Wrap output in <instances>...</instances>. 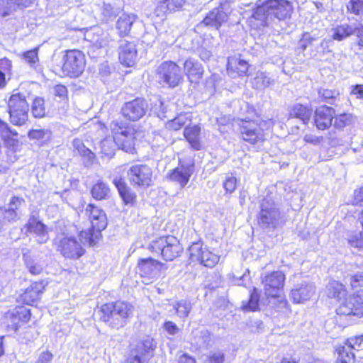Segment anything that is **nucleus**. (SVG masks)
I'll use <instances>...</instances> for the list:
<instances>
[{
	"label": "nucleus",
	"instance_id": "46",
	"mask_svg": "<svg viewBox=\"0 0 363 363\" xmlns=\"http://www.w3.org/2000/svg\"><path fill=\"white\" fill-rule=\"evenodd\" d=\"M23 59L30 65V67L37 72L41 71V67L38 63V49H33L24 52L23 54Z\"/></svg>",
	"mask_w": 363,
	"mask_h": 363
},
{
	"label": "nucleus",
	"instance_id": "32",
	"mask_svg": "<svg viewBox=\"0 0 363 363\" xmlns=\"http://www.w3.org/2000/svg\"><path fill=\"white\" fill-rule=\"evenodd\" d=\"M136 18L137 16L132 13H123L120 16L116 22V29L119 35L121 36L128 35Z\"/></svg>",
	"mask_w": 363,
	"mask_h": 363
},
{
	"label": "nucleus",
	"instance_id": "30",
	"mask_svg": "<svg viewBox=\"0 0 363 363\" xmlns=\"http://www.w3.org/2000/svg\"><path fill=\"white\" fill-rule=\"evenodd\" d=\"M98 11H101L104 21L113 20L120 12V9L113 6L111 4L103 3V5L99 4H93L91 5V13L95 14Z\"/></svg>",
	"mask_w": 363,
	"mask_h": 363
},
{
	"label": "nucleus",
	"instance_id": "51",
	"mask_svg": "<svg viewBox=\"0 0 363 363\" xmlns=\"http://www.w3.org/2000/svg\"><path fill=\"white\" fill-rule=\"evenodd\" d=\"M94 228L89 229L87 230H82L79 234V242L81 245H94L95 244V241L94 239Z\"/></svg>",
	"mask_w": 363,
	"mask_h": 363
},
{
	"label": "nucleus",
	"instance_id": "57",
	"mask_svg": "<svg viewBox=\"0 0 363 363\" xmlns=\"http://www.w3.org/2000/svg\"><path fill=\"white\" fill-rule=\"evenodd\" d=\"M14 9L13 5L9 0H0V16H8Z\"/></svg>",
	"mask_w": 363,
	"mask_h": 363
},
{
	"label": "nucleus",
	"instance_id": "20",
	"mask_svg": "<svg viewBox=\"0 0 363 363\" xmlns=\"http://www.w3.org/2000/svg\"><path fill=\"white\" fill-rule=\"evenodd\" d=\"M279 214L274 203L264 200L261 205L259 222L264 227H274L279 218Z\"/></svg>",
	"mask_w": 363,
	"mask_h": 363
},
{
	"label": "nucleus",
	"instance_id": "11",
	"mask_svg": "<svg viewBox=\"0 0 363 363\" xmlns=\"http://www.w3.org/2000/svg\"><path fill=\"white\" fill-rule=\"evenodd\" d=\"M157 74L159 79L171 87L177 86L182 79L181 68L172 61L162 62L158 67Z\"/></svg>",
	"mask_w": 363,
	"mask_h": 363
},
{
	"label": "nucleus",
	"instance_id": "45",
	"mask_svg": "<svg viewBox=\"0 0 363 363\" xmlns=\"http://www.w3.org/2000/svg\"><path fill=\"white\" fill-rule=\"evenodd\" d=\"M259 295L257 289H254L250 294L247 302L242 301V308L245 311H255L259 309Z\"/></svg>",
	"mask_w": 363,
	"mask_h": 363
},
{
	"label": "nucleus",
	"instance_id": "35",
	"mask_svg": "<svg viewBox=\"0 0 363 363\" xmlns=\"http://www.w3.org/2000/svg\"><path fill=\"white\" fill-rule=\"evenodd\" d=\"M172 306L177 316L183 321L189 316L192 309V304L191 301L187 299H182L176 301L172 304Z\"/></svg>",
	"mask_w": 363,
	"mask_h": 363
},
{
	"label": "nucleus",
	"instance_id": "39",
	"mask_svg": "<svg viewBox=\"0 0 363 363\" xmlns=\"http://www.w3.org/2000/svg\"><path fill=\"white\" fill-rule=\"evenodd\" d=\"M345 286L338 281H333L327 285V294L329 298L341 300L346 296Z\"/></svg>",
	"mask_w": 363,
	"mask_h": 363
},
{
	"label": "nucleus",
	"instance_id": "31",
	"mask_svg": "<svg viewBox=\"0 0 363 363\" xmlns=\"http://www.w3.org/2000/svg\"><path fill=\"white\" fill-rule=\"evenodd\" d=\"M185 3L186 0H160L155 12L157 16L174 12L180 10Z\"/></svg>",
	"mask_w": 363,
	"mask_h": 363
},
{
	"label": "nucleus",
	"instance_id": "18",
	"mask_svg": "<svg viewBox=\"0 0 363 363\" xmlns=\"http://www.w3.org/2000/svg\"><path fill=\"white\" fill-rule=\"evenodd\" d=\"M147 108L146 101L143 99L137 98L126 102L122 107L121 112L125 118L136 121L145 116Z\"/></svg>",
	"mask_w": 363,
	"mask_h": 363
},
{
	"label": "nucleus",
	"instance_id": "61",
	"mask_svg": "<svg viewBox=\"0 0 363 363\" xmlns=\"http://www.w3.org/2000/svg\"><path fill=\"white\" fill-rule=\"evenodd\" d=\"M314 40L315 38H313L310 33H304L298 42V47L301 48L302 50H305Z\"/></svg>",
	"mask_w": 363,
	"mask_h": 363
},
{
	"label": "nucleus",
	"instance_id": "24",
	"mask_svg": "<svg viewBox=\"0 0 363 363\" xmlns=\"http://www.w3.org/2000/svg\"><path fill=\"white\" fill-rule=\"evenodd\" d=\"M162 263L151 257L139 259L137 271L141 277H155L160 271Z\"/></svg>",
	"mask_w": 363,
	"mask_h": 363
},
{
	"label": "nucleus",
	"instance_id": "3",
	"mask_svg": "<svg viewBox=\"0 0 363 363\" xmlns=\"http://www.w3.org/2000/svg\"><path fill=\"white\" fill-rule=\"evenodd\" d=\"M273 123L272 120H262L258 116L255 118L247 116L240 119V134L245 141L252 145L258 144L265 140V131L268 130Z\"/></svg>",
	"mask_w": 363,
	"mask_h": 363
},
{
	"label": "nucleus",
	"instance_id": "55",
	"mask_svg": "<svg viewBox=\"0 0 363 363\" xmlns=\"http://www.w3.org/2000/svg\"><path fill=\"white\" fill-rule=\"evenodd\" d=\"M346 347L351 350H359L363 349V335L351 337L347 340Z\"/></svg>",
	"mask_w": 363,
	"mask_h": 363
},
{
	"label": "nucleus",
	"instance_id": "13",
	"mask_svg": "<svg viewBox=\"0 0 363 363\" xmlns=\"http://www.w3.org/2000/svg\"><path fill=\"white\" fill-rule=\"evenodd\" d=\"M194 172V164L193 161H179L178 167L168 172L167 178L170 181L179 184L182 188H184L188 184Z\"/></svg>",
	"mask_w": 363,
	"mask_h": 363
},
{
	"label": "nucleus",
	"instance_id": "54",
	"mask_svg": "<svg viewBox=\"0 0 363 363\" xmlns=\"http://www.w3.org/2000/svg\"><path fill=\"white\" fill-rule=\"evenodd\" d=\"M0 135L4 140H9L11 136H16L18 133L0 118Z\"/></svg>",
	"mask_w": 363,
	"mask_h": 363
},
{
	"label": "nucleus",
	"instance_id": "21",
	"mask_svg": "<svg viewBox=\"0 0 363 363\" xmlns=\"http://www.w3.org/2000/svg\"><path fill=\"white\" fill-rule=\"evenodd\" d=\"M118 57L121 64L127 66H133L138 58L136 44L126 40H121L118 48Z\"/></svg>",
	"mask_w": 363,
	"mask_h": 363
},
{
	"label": "nucleus",
	"instance_id": "47",
	"mask_svg": "<svg viewBox=\"0 0 363 363\" xmlns=\"http://www.w3.org/2000/svg\"><path fill=\"white\" fill-rule=\"evenodd\" d=\"M350 285L354 294L363 296V272L350 278Z\"/></svg>",
	"mask_w": 363,
	"mask_h": 363
},
{
	"label": "nucleus",
	"instance_id": "15",
	"mask_svg": "<svg viewBox=\"0 0 363 363\" xmlns=\"http://www.w3.org/2000/svg\"><path fill=\"white\" fill-rule=\"evenodd\" d=\"M25 228H26L27 232L33 235L38 243H46L50 238L49 232L50 229L39 219L38 216L34 214L30 216L25 225Z\"/></svg>",
	"mask_w": 363,
	"mask_h": 363
},
{
	"label": "nucleus",
	"instance_id": "38",
	"mask_svg": "<svg viewBox=\"0 0 363 363\" xmlns=\"http://www.w3.org/2000/svg\"><path fill=\"white\" fill-rule=\"evenodd\" d=\"M92 197L98 201L104 200L108 198L110 188L108 185L101 180H99L93 185L91 189Z\"/></svg>",
	"mask_w": 363,
	"mask_h": 363
},
{
	"label": "nucleus",
	"instance_id": "33",
	"mask_svg": "<svg viewBox=\"0 0 363 363\" xmlns=\"http://www.w3.org/2000/svg\"><path fill=\"white\" fill-rule=\"evenodd\" d=\"M312 115V109L300 104H296L289 111V118H296L307 124Z\"/></svg>",
	"mask_w": 363,
	"mask_h": 363
},
{
	"label": "nucleus",
	"instance_id": "25",
	"mask_svg": "<svg viewBox=\"0 0 363 363\" xmlns=\"http://www.w3.org/2000/svg\"><path fill=\"white\" fill-rule=\"evenodd\" d=\"M248 67V63L238 57L233 56L228 59L227 72L231 77L246 74Z\"/></svg>",
	"mask_w": 363,
	"mask_h": 363
},
{
	"label": "nucleus",
	"instance_id": "53",
	"mask_svg": "<svg viewBox=\"0 0 363 363\" xmlns=\"http://www.w3.org/2000/svg\"><path fill=\"white\" fill-rule=\"evenodd\" d=\"M50 131L45 129H33L30 130L28 136L30 140H48L50 137Z\"/></svg>",
	"mask_w": 363,
	"mask_h": 363
},
{
	"label": "nucleus",
	"instance_id": "56",
	"mask_svg": "<svg viewBox=\"0 0 363 363\" xmlns=\"http://www.w3.org/2000/svg\"><path fill=\"white\" fill-rule=\"evenodd\" d=\"M338 94L339 93L336 90L327 89H320L318 90L319 97H320L323 101L328 103H331L330 101L335 99Z\"/></svg>",
	"mask_w": 363,
	"mask_h": 363
},
{
	"label": "nucleus",
	"instance_id": "36",
	"mask_svg": "<svg viewBox=\"0 0 363 363\" xmlns=\"http://www.w3.org/2000/svg\"><path fill=\"white\" fill-rule=\"evenodd\" d=\"M24 203V199L18 196L11 198L9 207L5 209L4 217L9 221L14 220L18 218L17 210Z\"/></svg>",
	"mask_w": 363,
	"mask_h": 363
},
{
	"label": "nucleus",
	"instance_id": "9",
	"mask_svg": "<svg viewBox=\"0 0 363 363\" xmlns=\"http://www.w3.org/2000/svg\"><path fill=\"white\" fill-rule=\"evenodd\" d=\"M189 259L192 262H198L201 264L212 268L219 262L220 256L205 246L201 242H193L189 247Z\"/></svg>",
	"mask_w": 363,
	"mask_h": 363
},
{
	"label": "nucleus",
	"instance_id": "8",
	"mask_svg": "<svg viewBox=\"0 0 363 363\" xmlns=\"http://www.w3.org/2000/svg\"><path fill=\"white\" fill-rule=\"evenodd\" d=\"M60 66L62 74L72 78L78 77L84 70L86 60L83 52L78 50H67Z\"/></svg>",
	"mask_w": 363,
	"mask_h": 363
},
{
	"label": "nucleus",
	"instance_id": "58",
	"mask_svg": "<svg viewBox=\"0 0 363 363\" xmlns=\"http://www.w3.org/2000/svg\"><path fill=\"white\" fill-rule=\"evenodd\" d=\"M348 242L352 247L363 252V231L358 235L351 236Z\"/></svg>",
	"mask_w": 363,
	"mask_h": 363
},
{
	"label": "nucleus",
	"instance_id": "49",
	"mask_svg": "<svg viewBox=\"0 0 363 363\" xmlns=\"http://www.w3.org/2000/svg\"><path fill=\"white\" fill-rule=\"evenodd\" d=\"M338 357L337 363H353L354 355L346 347H342L337 349Z\"/></svg>",
	"mask_w": 363,
	"mask_h": 363
},
{
	"label": "nucleus",
	"instance_id": "52",
	"mask_svg": "<svg viewBox=\"0 0 363 363\" xmlns=\"http://www.w3.org/2000/svg\"><path fill=\"white\" fill-rule=\"evenodd\" d=\"M353 121V117L351 114L343 113L337 116L335 118L334 126L337 128H343L350 125Z\"/></svg>",
	"mask_w": 363,
	"mask_h": 363
},
{
	"label": "nucleus",
	"instance_id": "40",
	"mask_svg": "<svg viewBox=\"0 0 363 363\" xmlns=\"http://www.w3.org/2000/svg\"><path fill=\"white\" fill-rule=\"evenodd\" d=\"M191 121V116L189 113L179 114L172 120H169L167 123V128L172 130H178Z\"/></svg>",
	"mask_w": 363,
	"mask_h": 363
},
{
	"label": "nucleus",
	"instance_id": "12",
	"mask_svg": "<svg viewBox=\"0 0 363 363\" xmlns=\"http://www.w3.org/2000/svg\"><path fill=\"white\" fill-rule=\"evenodd\" d=\"M153 340L147 337L131 349L125 363H146L152 356Z\"/></svg>",
	"mask_w": 363,
	"mask_h": 363
},
{
	"label": "nucleus",
	"instance_id": "1",
	"mask_svg": "<svg viewBox=\"0 0 363 363\" xmlns=\"http://www.w3.org/2000/svg\"><path fill=\"white\" fill-rule=\"evenodd\" d=\"M113 138H106L101 141V152L108 157L114 155L116 147L128 153H133L135 150V133L131 128L126 127L125 123L118 120L110 123Z\"/></svg>",
	"mask_w": 363,
	"mask_h": 363
},
{
	"label": "nucleus",
	"instance_id": "22",
	"mask_svg": "<svg viewBox=\"0 0 363 363\" xmlns=\"http://www.w3.org/2000/svg\"><path fill=\"white\" fill-rule=\"evenodd\" d=\"M86 215L89 216L92 228L100 233L107 225L106 216L103 210L93 204H89L85 209Z\"/></svg>",
	"mask_w": 363,
	"mask_h": 363
},
{
	"label": "nucleus",
	"instance_id": "27",
	"mask_svg": "<svg viewBox=\"0 0 363 363\" xmlns=\"http://www.w3.org/2000/svg\"><path fill=\"white\" fill-rule=\"evenodd\" d=\"M228 19L227 14L222 8H216L211 11L203 18L202 23L206 26H211L218 29L222 23Z\"/></svg>",
	"mask_w": 363,
	"mask_h": 363
},
{
	"label": "nucleus",
	"instance_id": "26",
	"mask_svg": "<svg viewBox=\"0 0 363 363\" xmlns=\"http://www.w3.org/2000/svg\"><path fill=\"white\" fill-rule=\"evenodd\" d=\"M113 184L116 187L120 196L126 205L133 203L136 195L127 185L123 178L121 177H115L113 179Z\"/></svg>",
	"mask_w": 363,
	"mask_h": 363
},
{
	"label": "nucleus",
	"instance_id": "14",
	"mask_svg": "<svg viewBox=\"0 0 363 363\" xmlns=\"http://www.w3.org/2000/svg\"><path fill=\"white\" fill-rule=\"evenodd\" d=\"M57 250L65 258L71 259H79L85 251L81 244L72 236H65L61 238L57 243Z\"/></svg>",
	"mask_w": 363,
	"mask_h": 363
},
{
	"label": "nucleus",
	"instance_id": "63",
	"mask_svg": "<svg viewBox=\"0 0 363 363\" xmlns=\"http://www.w3.org/2000/svg\"><path fill=\"white\" fill-rule=\"evenodd\" d=\"M224 360V354L220 352H214L210 354L205 359V363H223Z\"/></svg>",
	"mask_w": 363,
	"mask_h": 363
},
{
	"label": "nucleus",
	"instance_id": "37",
	"mask_svg": "<svg viewBox=\"0 0 363 363\" xmlns=\"http://www.w3.org/2000/svg\"><path fill=\"white\" fill-rule=\"evenodd\" d=\"M23 260L26 268L29 272L33 275H38L43 271V264L40 259L35 256H32L30 254H23Z\"/></svg>",
	"mask_w": 363,
	"mask_h": 363
},
{
	"label": "nucleus",
	"instance_id": "59",
	"mask_svg": "<svg viewBox=\"0 0 363 363\" xmlns=\"http://www.w3.org/2000/svg\"><path fill=\"white\" fill-rule=\"evenodd\" d=\"M14 309L18 314V318H20V323H26L30 320V312L29 309L23 306L16 307Z\"/></svg>",
	"mask_w": 363,
	"mask_h": 363
},
{
	"label": "nucleus",
	"instance_id": "5",
	"mask_svg": "<svg viewBox=\"0 0 363 363\" xmlns=\"http://www.w3.org/2000/svg\"><path fill=\"white\" fill-rule=\"evenodd\" d=\"M148 248L152 252L162 255L166 261H172L183 250L179 241L173 235L162 236L152 240Z\"/></svg>",
	"mask_w": 363,
	"mask_h": 363
},
{
	"label": "nucleus",
	"instance_id": "17",
	"mask_svg": "<svg viewBox=\"0 0 363 363\" xmlns=\"http://www.w3.org/2000/svg\"><path fill=\"white\" fill-rule=\"evenodd\" d=\"M315 292V286L310 281L301 280L294 284L291 290L290 298L296 303H303L309 300Z\"/></svg>",
	"mask_w": 363,
	"mask_h": 363
},
{
	"label": "nucleus",
	"instance_id": "28",
	"mask_svg": "<svg viewBox=\"0 0 363 363\" xmlns=\"http://www.w3.org/2000/svg\"><path fill=\"white\" fill-rule=\"evenodd\" d=\"M358 30H359V28L356 25L344 23L333 28L331 30V36L335 40L342 41L351 35H357Z\"/></svg>",
	"mask_w": 363,
	"mask_h": 363
},
{
	"label": "nucleus",
	"instance_id": "4",
	"mask_svg": "<svg viewBox=\"0 0 363 363\" xmlns=\"http://www.w3.org/2000/svg\"><path fill=\"white\" fill-rule=\"evenodd\" d=\"M133 306L126 302L118 301L101 306L100 318L111 327L119 328L126 323V319L132 315Z\"/></svg>",
	"mask_w": 363,
	"mask_h": 363
},
{
	"label": "nucleus",
	"instance_id": "7",
	"mask_svg": "<svg viewBox=\"0 0 363 363\" xmlns=\"http://www.w3.org/2000/svg\"><path fill=\"white\" fill-rule=\"evenodd\" d=\"M9 113L11 123L17 126H21L28 121L29 105L24 95L13 94L8 102Z\"/></svg>",
	"mask_w": 363,
	"mask_h": 363
},
{
	"label": "nucleus",
	"instance_id": "2",
	"mask_svg": "<svg viewBox=\"0 0 363 363\" xmlns=\"http://www.w3.org/2000/svg\"><path fill=\"white\" fill-rule=\"evenodd\" d=\"M293 9L291 2L288 0H267L263 2L259 0L252 18L259 21V26H264L269 19L284 20L289 18Z\"/></svg>",
	"mask_w": 363,
	"mask_h": 363
},
{
	"label": "nucleus",
	"instance_id": "10",
	"mask_svg": "<svg viewBox=\"0 0 363 363\" xmlns=\"http://www.w3.org/2000/svg\"><path fill=\"white\" fill-rule=\"evenodd\" d=\"M127 178L132 186H150L152 183V170L147 164H133L127 170Z\"/></svg>",
	"mask_w": 363,
	"mask_h": 363
},
{
	"label": "nucleus",
	"instance_id": "29",
	"mask_svg": "<svg viewBox=\"0 0 363 363\" xmlns=\"http://www.w3.org/2000/svg\"><path fill=\"white\" fill-rule=\"evenodd\" d=\"M184 72L191 82H196L203 72L202 66L196 60L189 58L184 64Z\"/></svg>",
	"mask_w": 363,
	"mask_h": 363
},
{
	"label": "nucleus",
	"instance_id": "60",
	"mask_svg": "<svg viewBox=\"0 0 363 363\" xmlns=\"http://www.w3.org/2000/svg\"><path fill=\"white\" fill-rule=\"evenodd\" d=\"M237 186V179L234 177H228L223 183V187L226 192L232 193Z\"/></svg>",
	"mask_w": 363,
	"mask_h": 363
},
{
	"label": "nucleus",
	"instance_id": "42",
	"mask_svg": "<svg viewBox=\"0 0 363 363\" xmlns=\"http://www.w3.org/2000/svg\"><path fill=\"white\" fill-rule=\"evenodd\" d=\"M4 323L9 330L16 332L21 326L20 318H18L15 309L9 311L5 314Z\"/></svg>",
	"mask_w": 363,
	"mask_h": 363
},
{
	"label": "nucleus",
	"instance_id": "48",
	"mask_svg": "<svg viewBox=\"0 0 363 363\" xmlns=\"http://www.w3.org/2000/svg\"><path fill=\"white\" fill-rule=\"evenodd\" d=\"M31 111L35 118H42L45 115L44 100L42 98H35L32 104Z\"/></svg>",
	"mask_w": 363,
	"mask_h": 363
},
{
	"label": "nucleus",
	"instance_id": "50",
	"mask_svg": "<svg viewBox=\"0 0 363 363\" xmlns=\"http://www.w3.org/2000/svg\"><path fill=\"white\" fill-rule=\"evenodd\" d=\"M347 9L350 13L363 17V0H350Z\"/></svg>",
	"mask_w": 363,
	"mask_h": 363
},
{
	"label": "nucleus",
	"instance_id": "62",
	"mask_svg": "<svg viewBox=\"0 0 363 363\" xmlns=\"http://www.w3.org/2000/svg\"><path fill=\"white\" fill-rule=\"evenodd\" d=\"M53 93L55 96H58L61 100L67 98V89L62 84H57L53 88Z\"/></svg>",
	"mask_w": 363,
	"mask_h": 363
},
{
	"label": "nucleus",
	"instance_id": "64",
	"mask_svg": "<svg viewBox=\"0 0 363 363\" xmlns=\"http://www.w3.org/2000/svg\"><path fill=\"white\" fill-rule=\"evenodd\" d=\"M197 53L202 60L206 61L211 58L212 50L209 47L201 45L197 49Z\"/></svg>",
	"mask_w": 363,
	"mask_h": 363
},
{
	"label": "nucleus",
	"instance_id": "16",
	"mask_svg": "<svg viewBox=\"0 0 363 363\" xmlns=\"http://www.w3.org/2000/svg\"><path fill=\"white\" fill-rule=\"evenodd\" d=\"M362 296L354 294L346 298L336 311L338 315H353L361 318L363 315Z\"/></svg>",
	"mask_w": 363,
	"mask_h": 363
},
{
	"label": "nucleus",
	"instance_id": "23",
	"mask_svg": "<svg viewBox=\"0 0 363 363\" xmlns=\"http://www.w3.org/2000/svg\"><path fill=\"white\" fill-rule=\"evenodd\" d=\"M335 110L332 107L322 106L315 111V123L318 129L325 130L332 125L335 115Z\"/></svg>",
	"mask_w": 363,
	"mask_h": 363
},
{
	"label": "nucleus",
	"instance_id": "44",
	"mask_svg": "<svg viewBox=\"0 0 363 363\" xmlns=\"http://www.w3.org/2000/svg\"><path fill=\"white\" fill-rule=\"evenodd\" d=\"M72 145L74 150L78 152L79 155L86 159L89 162H91L94 159V153L87 148L80 139L75 138L72 142Z\"/></svg>",
	"mask_w": 363,
	"mask_h": 363
},
{
	"label": "nucleus",
	"instance_id": "19",
	"mask_svg": "<svg viewBox=\"0 0 363 363\" xmlns=\"http://www.w3.org/2000/svg\"><path fill=\"white\" fill-rule=\"evenodd\" d=\"M45 286V283L43 280L32 283L23 293L19 295L17 299L18 302L30 306L34 305L40 299Z\"/></svg>",
	"mask_w": 363,
	"mask_h": 363
},
{
	"label": "nucleus",
	"instance_id": "34",
	"mask_svg": "<svg viewBox=\"0 0 363 363\" xmlns=\"http://www.w3.org/2000/svg\"><path fill=\"white\" fill-rule=\"evenodd\" d=\"M200 131L201 129L198 125L186 127L184 131L185 138L189 143L191 147L196 150H199L201 147L199 140Z\"/></svg>",
	"mask_w": 363,
	"mask_h": 363
},
{
	"label": "nucleus",
	"instance_id": "43",
	"mask_svg": "<svg viewBox=\"0 0 363 363\" xmlns=\"http://www.w3.org/2000/svg\"><path fill=\"white\" fill-rule=\"evenodd\" d=\"M93 37L89 39L91 42L97 48H104L108 45V33L102 32L99 28H94Z\"/></svg>",
	"mask_w": 363,
	"mask_h": 363
},
{
	"label": "nucleus",
	"instance_id": "6",
	"mask_svg": "<svg viewBox=\"0 0 363 363\" xmlns=\"http://www.w3.org/2000/svg\"><path fill=\"white\" fill-rule=\"evenodd\" d=\"M285 281V275L281 271H274L266 275L262 279L264 293L267 296L277 298L279 307L286 308L288 303L284 297L281 296Z\"/></svg>",
	"mask_w": 363,
	"mask_h": 363
},
{
	"label": "nucleus",
	"instance_id": "41",
	"mask_svg": "<svg viewBox=\"0 0 363 363\" xmlns=\"http://www.w3.org/2000/svg\"><path fill=\"white\" fill-rule=\"evenodd\" d=\"M274 81L265 72H257L253 79L252 85L255 89H264L274 84Z\"/></svg>",
	"mask_w": 363,
	"mask_h": 363
}]
</instances>
